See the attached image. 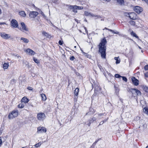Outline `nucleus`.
<instances>
[{
    "label": "nucleus",
    "mask_w": 148,
    "mask_h": 148,
    "mask_svg": "<svg viewBox=\"0 0 148 148\" xmlns=\"http://www.w3.org/2000/svg\"><path fill=\"white\" fill-rule=\"evenodd\" d=\"M42 34L48 38H50L51 37V36L50 35H49L45 31L42 32Z\"/></svg>",
    "instance_id": "20"
},
{
    "label": "nucleus",
    "mask_w": 148,
    "mask_h": 148,
    "mask_svg": "<svg viewBox=\"0 0 148 148\" xmlns=\"http://www.w3.org/2000/svg\"><path fill=\"white\" fill-rule=\"evenodd\" d=\"M121 77L122 78L123 80L125 82H127V79L125 77L122 76Z\"/></svg>",
    "instance_id": "40"
},
{
    "label": "nucleus",
    "mask_w": 148,
    "mask_h": 148,
    "mask_svg": "<svg viewBox=\"0 0 148 148\" xmlns=\"http://www.w3.org/2000/svg\"><path fill=\"white\" fill-rule=\"evenodd\" d=\"M52 2L55 3H59V1L58 0H52Z\"/></svg>",
    "instance_id": "39"
},
{
    "label": "nucleus",
    "mask_w": 148,
    "mask_h": 148,
    "mask_svg": "<svg viewBox=\"0 0 148 148\" xmlns=\"http://www.w3.org/2000/svg\"><path fill=\"white\" fill-rule=\"evenodd\" d=\"M145 109V113L146 114H148V109H147V108H146Z\"/></svg>",
    "instance_id": "47"
},
{
    "label": "nucleus",
    "mask_w": 148,
    "mask_h": 148,
    "mask_svg": "<svg viewBox=\"0 0 148 148\" xmlns=\"http://www.w3.org/2000/svg\"><path fill=\"white\" fill-rule=\"evenodd\" d=\"M121 76L119 74H116L115 75V77L117 78H119L120 77H121Z\"/></svg>",
    "instance_id": "38"
},
{
    "label": "nucleus",
    "mask_w": 148,
    "mask_h": 148,
    "mask_svg": "<svg viewBox=\"0 0 148 148\" xmlns=\"http://www.w3.org/2000/svg\"><path fill=\"white\" fill-rule=\"evenodd\" d=\"M116 64H118V63H120V61H119L118 60H116Z\"/></svg>",
    "instance_id": "58"
},
{
    "label": "nucleus",
    "mask_w": 148,
    "mask_h": 148,
    "mask_svg": "<svg viewBox=\"0 0 148 148\" xmlns=\"http://www.w3.org/2000/svg\"><path fill=\"white\" fill-rule=\"evenodd\" d=\"M24 105L23 103H21L18 105V107L20 108H22L24 107Z\"/></svg>",
    "instance_id": "33"
},
{
    "label": "nucleus",
    "mask_w": 148,
    "mask_h": 148,
    "mask_svg": "<svg viewBox=\"0 0 148 148\" xmlns=\"http://www.w3.org/2000/svg\"><path fill=\"white\" fill-rule=\"evenodd\" d=\"M11 26L14 28H17L18 26L17 21L15 19H12L10 22Z\"/></svg>",
    "instance_id": "4"
},
{
    "label": "nucleus",
    "mask_w": 148,
    "mask_h": 148,
    "mask_svg": "<svg viewBox=\"0 0 148 148\" xmlns=\"http://www.w3.org/2000/svg\"><path fill=\"white\" fill-rule=\"evenodd\" d=\"M114 87L115 88V93H116V95L118 96L119 94V89L115 86H114Z\"/></svg>",
    "instance_id": "19"
},
{
    "label": "nucleus",
    "mask_w": 148,
    "mask_h": 148,
    "mask_svg": "<svg viewBox=\"0 0 148 148\" xmlns=\"http://www.w3.org/2000/svg\"><path fill=\"white\" fill-rule=\"evenodd\" d=\"M33 60L36 63L38 64L39 63V62L38 59H36L34 57H33Z\"/></svg>",
    "instance_id": "31"
},
{
    "label": "nucleus",
    "mask_w": 148,
    "mask_h": 148,
    "mask_svg": "<svg viewBox=\"0 0 148 148\" xmlns=\"http://www.w3.org/2000/svg\"><path fill=\"white\" fill-rule=\"evenodd\" d=\"M134 10L138 14H140L143 11V9L139 6H136L134 8Z\"/></svg>",
    "instance_id": "8"
},
{
    "label": "nucleus",
    "mask_w": 148,
    "mask_h": 148,
    "mask_svg": "<svg viewBox=\"0 0 148 148\" xmlns=\"http://www.w3.org/2000/svg\"><path fill=\"white\" fill-rule=\"evenodd\" d=\"M93 114V112L90 111L89 112H88L86 113V115H90L91 114Z\"/></svg>",
    "instance_id": "41"
},
{
    "label": "nucleus",
    "mask_w": 148,
    "mask_h": 148,
    "mask_svg": "<svg viewBox=\"0 0 148 148\" xmlns=\"http://www.w3.org/2000/svg\"><path fill=\"white\" fill-rule=\"evenodd\" d=\"M60 47V51L61 52L63 53H64V51L60 47Z\"/></svg>",
    "instance_id": "44"
},
{
    "label": "nucleus",
    "mask_w": 148,
    "mask_h": 148,
    "mask_svg": "<svg viewBox=\"0 0 148 148\" xmlns=\"http://www.w3.org/2000/svg\"><path fill=\"white\" fill-rule=\"evenodd\" d=\"M2 144V141L1 137H0V147L1 146Z\"/></svg>",
    "instance_id": "50"
},
{
    "label": "nucleus",
    "mask_w": 148,
    "mask_h": 148,
    "mask_svg": "<svg viewBox=\"0 0 148 148\" xmlns=\"http://www.w3.org/2000/svg\"><path fill=\"white\" fill-rule=\"evenodd\" d=\"M103 115V113H101L100 114H99L98 115L99 116H102V115Z\"/></svg>",
    "instance_id": "60"
},
{
    "label": "nucleus",
    "mask_w": 148,
    "mask_h": 148,
    "mask_svg": "<svg viewBox=\"0 0 148 148\" xmlns=\"http://www.w3.org/2000/svg\"><path fill=\"white\" fill-rule=\"evenodd\" d=\"M79 92V89L77 88L75 89L74 91L75 95L76 96H77Z\"/></svg>",
    "instance_id": "24"
},
{
    "label": "nucleus",
    "mask_w": 148,
    "mask_h": 148,
    "mask_svg": "<svg viewBox=\"0 0 148 148\" xmlns=\"http://www.w3.org/2000/svg\"><path fill=\"white\" fill-rule=\"evenodd\" d=\"M21 40H23L24 42L26 43H28L29 41L28 40L27 38H21Z\"/></svg>",
    "instance_id": "29"
},
{
    "label": "nucleus",
    "mask_w": 148,
    "mask_h": 148,
    "mask_svg": "<svg viewBox=\"0 0 148 148\" xmlns=\"http://www.w3.org/2000/svg\"><path fill=\"white\" fill-rule=\"evenodd\" d=\"M116 1L118 4L121 5H124V1L123 0H116Z\"/></svg>",
    "instance_id": "18"
},
{
    "label": "nucleus",
    "mask_w": 148,
    "mask_h": 148,
    "mask_svg": "<svg viewBox=\"0 0 148 148\" xmlns=\"http://www.w3.org/2000/svg\"><path fill=\"white\" fill-rule=\"evenodd\" d=\"M92 120L94 121L96 120V118L95 117H93L92 118H91Z\"/></svg>",
    "instance_id": "48"
},
{
    "label": "nucleus",
    "mask_w": 148,
    "mask_h": 148,
    "mask_svg": "<svg viewBox=\"0 0 148 148\" xmlns=\"http://www.w3.org/2000/svg\"><path fill=\"white\" fill-rule=\"evenodd\" d=\"M80 49L82 51V52L83 53L84 55L86 57L88 58H90L91 57V56L90 55H89L87 53H85L83 52V51L80 48Z\"/></svg>",
    "instance_id": "25"
},
{
    "label": "nucleus",
    "mask_w": 148,
    "mask_h": 148,
    "mask_svg": "<svg viewBox=\"0 0 148 148\" xmlns=\"http://www.w3.org/2000/svg\"><path fill=\"white\" fill-rule=\"evenodd\" d=\"M8 63H5L3 65V68L4 69H6L8 68Z\"/></svg>",
    "instance_id": "26"
},
{
    "label": "nucleus",
    "mask_w": 148,
    "mask_h": 148,
    "mask_svg": "<svg viewBox=\"0 0 148 148\" xmlns=\"http://www.w3.org/2000/svg\"><path fill=\"white\" fill-rule=\"evenodd\" d=\"M108 119V118H107V119H106L104 120L103 121L104 122H104H106L107 121Z\"/></svg>",
    "instance_id": "57"
},
{
    "label": "nucleus",
    "mask_w": 148,
    "mask_h": 148,
    "mask_svg": "<svg viewBox=\"0 0 148 148\" xmlns=\"http://www.w3.org/2000/svg\"><path fill=\"white\" fill-rule=\"evenodd\" d=\"M37 132L38 133H41L44 132H46V129L44 127H38Z\"/></svg>",
    "instance_id": "7"
},
{
    "label": "nucleus",
    "mask_w": 148,
    "mask_h": 148,
    "mask_svg": "<svg viewBox=\"0 0 148 148\" xmlns=\"http://www.w3.org/2000/svg\"><path fill=\"white\" fill-rule=\"evenodd\" d=\"M108 30L109 31H110L111 32H112L114 34H118L119 33V32H115L114 31L110 29H108Z\"/></svg>",
    "instance_id": "35"
},
{
    "label": "nucleus",
    "mask_w": 148,
    "mask_h": 148,
    "mask_svg": "<svg viewBox=\"0 0 148 148\" xmlns=\"http://www.w3.org/2000/svg\"><path fill=\"white\" fill-rule=\"evenodd\" d=\"M59 44L60 45H62L63 44V41L61 40H60L59 41Z\"/></svg>",
    "instance_id": "45"
},
{
    "label": "nucleus",
    "mask_w": 148,
    "mask_h": 148,
    "mask_svg": "<svg viewBox=\"0 0 148 148\" xmlns=\"http://www.w3.org/2000/svg\"><path fill=\"white\" fill-rule=\"evenodd\" d=\"M1 36L2 38L5 39H7L10 37V35L6 34L3 32L1 33Z\"/></svg>",
    "instance_id": "9"
},
{
    "label": "nucleus",
    "mask_w": 148,
    "mask_h": 148,
    "mask_svg": "<svg viewBox=\"0 0 148 148\" xmlns=\"http://www.w3.org/2000/svg\"><path fill=\"white\" fill-rule=\"evenodd\" d=\"M131 34L132 36L136 37V38L138 39H139V37L136 34L134 33L133 31H132L131 33Z\"/></svg>",
    "instance_id": "22"
},
{
    "label": "nucleus",
    "mask_w": 148,
    "mask_h": 148,
    "mask_svg": "<svg viewBox=\"0 0 148 148\" xmlns=\"http://www.w3.org/2000/svg\"><path fill=\"white\" fill-rule=\"evenodd\" d=\"M42 144V143L41 142H39L38 143H37L36 144H35L34 145V146L36 147H40Z\"/></svg>",
    "instance_id": "32"
},
{
    "label": "nucleus",
    "mask_w": 148,
    "mask_h": 148,
    "mask_svg": "<svg viewBox=\"0 0 148 148\" xmlns=\"http://www.w3.org/2000/svg\"><path fill=\"white\" fill-rule=\"evenodd\" d=\"M144 69L145 70H148V65L145 66L144 67Z\"/></svg>",
    "instance_id": "43"
},
{
    "label": "nucleus",
    "mask_w": 148,
    "mask_h": 148,
    "mask_svg": "<svg viewBox=\"0 0 148 148\" xmlns=\"http://www.w3.org/2000/svg\"><path fill=\"white\" fill-rule=\"evenodd\" d=\"M143 90L146 92L148 93V87L146 86H143Z\"/></svg>",
    "instance_id": "23"
},
{
    "label": "nucleus",
    "mask_w": 148,
    "mask_h": 148,
    "mask_svg": "<svg viewBox=\"0 0 148 148\" xmlns=\"http://www.w3.org/2000/svg\"><path fill=\"white\" fill-rule=\"evenodd\" d=\"M18 115V112L17 110H13L8 115V118L10 119H12L13 118L16 117Z\"/></svg>",
    "instance_id": "2"
},
{
    "label": "nucleus",
    "mask_w": 148,
    "mask_h": 148,
    "mask_svg": "<svg viewBox=\"0 0 148 148\" xmlns=\"http://www.w3.org/2000/svg\"><path fill=\"white\" fill-rule=\"evenodd\" d=\"M21 24L22 27V28H20L19 29L21 30L22 31L24 32V31H28V29L27 28L25 24L23 23L22 22L21 23Z\"/></svg>",
    "instance_id": "11"
},
{
    "label": "nucleus",
    "mask_w": 148,
    "mask_h": 148,
    "mask_svg": "<svg viewBox=\"0 0 148 148\" xmlns=\"http://www.w3.org/2000/svg\"><path fill=\"white\" fill-rule=\"evenodd\" d=\"M4 24H6V23L5 22L0 23V25H4Z\"/></svg>",
    "instance_id": "55"
},
{
    "label": "nucleus",
    "mask_w": 148,
    "mask_h": 148,
    "mask_svg": "<svg viewBox=\"0 0 148 148\" xmlns=\"http://www.w3.org/2000/svg\"><path fill=\"white\" fill-rule=\"evenodd\" d=\"M15 81H16V80H15V79H12L11 80V82H15Z\"/></svg>",
    "instance_id": "51"
},
{
    "label": "nucleus",
    "mask_w": 148,
    "mask_h": 148,
    "mask_svg": "<svg viewBox=\"0 0 148 148\" xmlns=\"http://www.w3.org/2000/svg\"><path fill=\"white\" fill-rule=\"evenodd\" d=\"M146 148H148V145L146 147Z\"/></svg>",
    "instance_id": "64"
},
{
    "label": "nucleus",
    "mask_w": 148,
    "mask_h": 148,
    "mask_svg": "<svg viewBox=\"0 0 148 148\" xmlns=\"http://www.w3.org/2000/svg\"><path fill=\"white\" fill-rule=\"evenodd\" d=\"M130 24L132 25H134L135 24V22L133 21H131L130 22Z\"/></svg>",
    "instance_id": "37"
},
{
    "label": "nucleus",
    "mask_w": 148,
    "mask_h": 148,
    "mask_svg": "<svg viewBox=\"0 0 148 148\" xmlns=\"http://www.w3.org/2000/svg\"><path fill=\"white\" fill-rule=\"evenodd\" d=\"M93 122V121L91 119H90L87 122V123L86 124L88 125L89 126H90V124L92 123Z\"/></svg>",
    "instance_id": "27"
},
{
    "label": "nucleus",
    "mask_w": 148,
    "mask_h": 148,
    "mask_svg": "<svg viewBox=\"0 0 148 148\" xmlns=\"http://www.w3.org/2000/svg\"><path fill=\"white\" fill-rule=\"evenodd\" d=\"M84 29H85V31H86V33H87L88 34V31L87 30V29H86V28L85 27L84 28Z\"/></svg>",
    "instance_id": "56"
},
{
    "label": "nucleus",
    "mask_w": 148,
    "mask_h": 148,
    "mask_svg": "<svg viewBox=\"0 0 148 148\" xmlns=\"http://www.w3.org/2000/svg\"><path fill=\"white\" fill-rule=\"evenodd\" d=\"M37 118L39 120H43L45 118V115L44 113H39L37 114Z\"/></svg>",
    "instance_id": "6"
},
{
    "label": "nucleus",
    "mask_w": 148,
    "mask_h": 148,
    "mask_svg": "<svg viewBox=\"0 0 148 148\" xmlns=\"http://www.w3.org/2000/svg\"><path fill=\"white\" fill-rule=\"evenodd\" d=\"M101 88L100 87L96 86L95 88V91L96 90L97 91L101 90Z\"/></svg>",
    "instance_id": "34"
},
{
    "label": "nucleus",
    "mask_w": 148,
    "mask_h": 148,
    "mask_svg": "<svg viewBox=\"0 0 148 148\" xmlns=\"http://www.w3.org/2000/svg\"><path fill=\"white\" fill-rule=\"evenodd\" d=\"M106 47H99V53L101 54V57L103 58H106Z\"/></svg>",
    "instance_id": "1"
},
{
    "label": "nucleus",
    "mask_w": 148,
    "mask_h": 148,
    "mask_svg": "<svg viewBox=\"0 0 148 148\" xmlns=\"http://www.w3.org/2000/svg\"><path fill=\"white\" fill-rule=\"evenodd\" d=\"M84 21L86 22H87V20L86 19H85Z\"/></svg>",
    "instance_id": "62"
},
{
    "label": "nucleus",
    "mask_w": 148,
    "mask_h": 148,
    "mask_svg": "<svg viewBox=\"0 0 148 148\" xmlns=\"http://www.w3.org/2000/svg\"><path fill=\"white\" fill-rule=\"evenodd\" d=\"M120 101H121V102H122V103H123V99L121 98H120Z\"/></svg>",
    "instance_id": "59"
},
{
    "label": "nucleus",
    "mask_w": 148,
    "mask_h": 148,
    "mask_svg": "<svg viewBox=\"0 0 148 148\" xmlns=\"http://www.w3.org/2000/svg\"><path fill=\"white\" fill-rule=\"evenodd\" d=\"M19 14L21 16L23 17H25L26 16V14L24 11H21L19 12Z\"/></svg>",
    "instance_id": "21"
},
{
    "label": "nucleus",
    "mask_w": 148,
    "mask_h": 148,
    "mask_svg": "<svg viewBox=\"0 0 148 148\" xmlns=\"http://www.w3.org/2000/svg\"><path fill=\"white\" fill-rule=\"evenodd\" d=\"M132 80L133 84L135 86H138L139 84V81L134 77L132 78Z\"/></svg>",
    "instance_id": "13"
},
{
    "label": "nucleus",
    "mask_w": 148,
    "mask_h": 148,
    "mask_svg": "<svg viewBox=\"0 0 148 148\" xmlns=\"http://www.w3.org/2000/svg\"><path fill=\"white\" fill-rule=\"evenodd\" d=\"M26 52L29 55H34L35 54V52L30 49H27Z\"/></svg>",
    "instance_id": "14"
},
{
    "label": "nucleus",
    "mask_w": 148,
    "mask_h": 148,
    "mask_svg": "<svg viewBox=\"0 0 148 148\" xmlns=\"http://www.w3.org/2000/svg\"><path fill=\"white\" fill-rule=\"evenodd\" d=\"M99 140L96 141L93 144V145H95L98 142Z\"/></svg>",
    "instance_id": "52"
},
{
    "label": "nucleus",
    "mask_w": 148,
    "mask_h": 148,
    "mask_svg": "<svg viewBox=\"0 0 148 148\" xmlns=\"http://www.w3.org/2000/svg\"><path fill=\"white\" fill-rule=\"evenodd\" d=\"M133 90H134L135 92L137 94V95L138 96H140L141 95V93L140 91H139L138 89H137L135 88H131L130 89V91H129V92L132 93V95H133Z\"/></svg>",
    "instance_id": "5"
},
{
    "label": "nucleus",
    "mask_w": 148,
    "mask_h": 148,
    "mask_svg": "<svg viewBox=\"0 0 148 148\" xmlns=\"http://www.w3.org/2000/svg\"><path fill=\"white\" fill-rule=\"evenodd\" d=\"M27 89L30 90H32L33 89L31 87H28L27 88Z\"/></svg>",
    "instance_id": "49"
},
{
    "label": "nucleus",
    "mask_w": 148,
    "mask_h": 148,
    "mask_svg": "<svg viewBox=\"0 0 148 148\" xmlns=\"http://www.w3.org/2000/svg\"><path fill=\"white\" fill-rule=\"evenodd\" d=\"M38 14V13L37 12H31L29 14V16L31 18H34Z\"/></svg>",
    "instance_id": "10"
},
{
    "label": "nucleus",
    "mask_w": 148,
    "mask_h": 148,
    "mask_svg": "<svg viewBox=\"0 0 148 148\" xmlns=\"http://www.w3.org/2000/svg\"><path fill=\"white\" fill-rule=\"evenodd\" d=\"M84 14L85 16H90L92 17H97V18H101V17L99 15H94V14H93L92 13H91L89 12H87L86 11H85L84 12Z\"/></svg>",
    "instance_id": "12"
},
{
    "label": "nucleus",
    "mask_w": 148,
    "mask_h": 148,
    "mask_svg": "<svg viewBox=\"0 0 148 148\" xmlns=\"http://www.w3.org/2000/svg\"><path fill=\"white\" fill-rule=\"evenodd\" d=\"M68 8L70 10H73H73H74L75 5H68Z\"/></svg>",
    "instance_id": "28"
},
{
    "label": "nucleus",
    "mask_w": 148,
    "mask_h": 148,
    "mask_svg": "<svg viewBox=\"0 0 148 148\" xmlns=\"http://www.w3.org/2000/svg\"><path fill=\"white\" fill-rule=\"evenodd\" d=\"M75 59V58L73 56H72L70 58V59L71 60L73 61Z\"/></svg>",
    "instance_id": "42"
},
{
    "label": "nucleus",
    "mask_w": 148,
    "mask_h": 148,
    "mask_svg": "<svg viewBox=\"0 0 148 148\" xmlns=\"http://www.w3.org/2000/svg\"><path fill=\"white\" fill-rule=\"evenodd\" d=\"M139 48V49H141V47H138Z\"/></svg>",
    "instance_id": "63"
},
{
    "label": "nucleus",
    "mask_w": 148,
    "mask_h": 148,
    "mask_svg": "<svg viewBox=\"0 0 148 148\" xmlns=\"http://www.w3.org/2000/svg\"><path fill=\"white\" fill-rule=\"evenodd\" d=\"M145 76L146 77H148V72H147L145 74Z\"/></svg>",
    "instance_id": "46"
},
{
    "label": "nucleus",
    "mask_w": 148,
    "mask_h": 148,
    "mask_svg": "<svg viewBox=\"0 0 148 148\" xmlns=\"http://www.w3.org/2000/svg\"><path fill=\"white\" fill-rule=\"evenodd\" d=\"M143 1H144L148 5V0H143Z\"/></svg>",
    "instance_id": "53"
},
{
    "label": "nucleus",
    "mask_w": 148,
    "mask_h": 148,
    "mask_svg": "<svg viewBox=\"0 0 148 148\" xmlns=\"http://www.w3.org/2000/svg\"><path fill=\"white\" fill-rule=\"evenodd\" d=\"M108 75H110V76H112V74H110V73H109L108 74Z\"/></svg>",
    "instance_id": "61"
},
{
    "label": "nucleus",
    "mask_w": 148,
    "mask_h": 148,
    "mask_svg": "<svg viewBox=\"0 0 148 148\" xmlns=\"http://www.w3.org/2000/svg\"><path fill=\"white\" fill-rule=\"evenodd\" d=\"M125 14L126 15L128 16L131 19H136L137 18L136 14L134 12L126 13Z\"/></svg>",
    "instance_id": "3"
},
{
    "label": "nucleus",
    "mask_w": 148,
    "mask_h": 148,
    "mask_svg": "<svg viewBox=\"0 0 148 148\" xmlns=\"http://www.w3.org/2000/svg\"><path fill=\"white\" fill-rule=\"evenodd\" d=\"M29 101V100L26 97H24L21 99V101L24 103H27Z\"/></svg>",
    "instance_id": "17"
},
{
    "label": "nucleus",
    "mask_w": 148,
    "mask_h": 148,
    "mask_svg": "<svg viewBox=\"0 0 148 148\" xmlns=\"http://www.w3.org/2000/svg\"><path fill=\"white\" fill-rule=\"evenodd\" d=\"M104 123V122H103V121H101V122H100V123H99V125L103 124Z\"/></svg>",
    "instance_id": "54"
},
{
    "label": "nucleus",
    "mask_w": 148,
    "mask_h": 148,
    "mask_svg": "<svg viewBox=\"0 0 148 148\" xmlns=\"http://www.w3.org/2000/svg\"><path fill=\"white\" fill-rule=\"evenodd\" d=\"M108 30L109 31H110L111 32H112L114 34H118L119 33V32H115L114 31L110 29H108Z\"/></svg>",
    "instance_id": "36"
},
{
    "label": "nucleus",
    "mask_w": 148,
    "mask_h": 148,
    "mask_svg": "<svg viewBox=\"0 0 148 148\" xmlns=\"http://www.w3.org/2000/svg\"><path fill=\"white\" fill-rule=\"evenodd\" d=\"M107 41L105 38L103 39L101 41L98 46H104L106 44Z\"/></svg>",
    "instance_id": "16"
},
{
    "label": "nucleus",
    "mask_w": 148,
    "mask_h": 148,
    "mask_svg": "<svg viewBox=\"0 0 148 148\" xmlns=\"http://www.w3.org/2000/svg\"><path fill=\"white\" fill-rule=\"evenodd\" d=\"M42 100L43 101H45L46 99V97L45 95L44 94H42L41 95Z\"/></svg>",
    "instance_id": "30"
},
{
    "label": "nucleus",
    "mask_w": 148,
    "mask_h": 148,
    "mask_svg": "<svg viewBox=\"0 0 148 148\" xmlns=\"http://www.w3.org/2000/svg\"><path fill=\"white\" fill-rule=\"evenodd\" d=\"M83 7L82 6H79L77 5H75L74 10H73V12L77 13V10H81L83 9Z\"/></svg>",
    "instance_id": "15"
}]
</instances>
